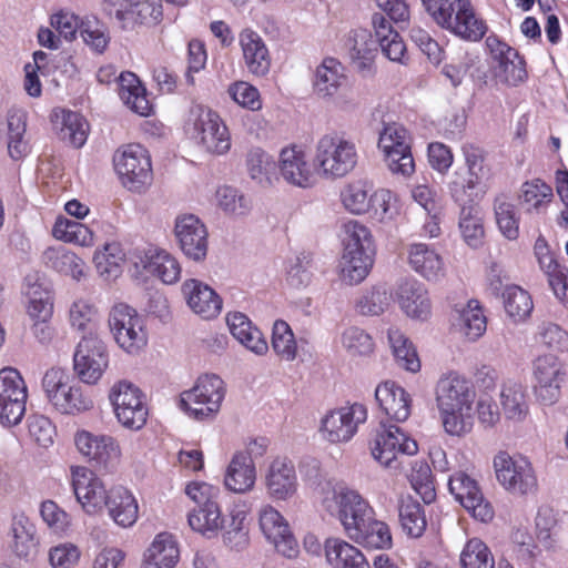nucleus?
<instances>
[{
  "label": "nucleus",
  "instance_id": "obj_1",
  "mask_svg": "<svg viewBox=\"0 0 568 568\" xmlns=\"http://www.w3.org/2000/svg\"><path fill=\"white\" fill-rule=\"evenodd\" d=\"M435 399L444 430L456 437L471 432L476 393L471 383L457 372L443 375L435 387Z\"/></svg>",
  "mask_w": 568,
  "mask_h": 568
},
{
  "label": "nucleus",
  "instance_id": "obj_2",
  "mask_svg": "<svg viewBox=\"0 0 568 568\" xmlns=\"http://www.w3.org/2000/svg\"><path fill=\"white\" fill-rule=\"evenodd\" d=\"M359 159L355 142L336 132L322 135L314 150L313 165L318 175L337 180L348 175Z\"/></svg>",
  "mask_w": 568,
  "mask_h": 568
},
{
  "label": "nucleus",
  "instance_id": "obj_3",
  "mask_svg": "<svg viewBox=\"0 0 568 568\" xmlns=\"http://www.w3.org/2000/svg\"><path fill=\"white\" fill-rule=\"evenodd\" d=\"M313 91L341 111H353L359 105L358 90L351 84L343 65L333 58L324 59L316 68Z\"/></svg>",
  "mask_w": 568,
  "mask_h": 568
},
{
  "label": "nucleus",
  "instance_id": "obj_4",
  "mask_svg": "<svg viewBox=\"0 0 568 568\" xmlns=\"http://www.w3.org/2000/svg\"><path fill=\"white\" fill-rule=\"evenodd\" d=\"M466 171H456L449 182V191L456 202H474L484 196L490 186L491 170L485 163L484 151L473 144L463 145Z\"/></svg>",
  "mask_w": 568,
  "mask_h": 568
},
{
  "label": "nucleus",
  "instance_id": "obj_5",
  "mask_svg": "<svg viewBox=\"0 0 568 568\" xmlns=\"http://www.w3.org/2000/svg\"><path fill=\"white\" fill-rule=\"evenodd\" d=\"M48 402L61 414L75 415L93 408L94 402L63 368L52 367L42 378Z\"/></svg>",
  "mask_w": 568,
  "mask_h": 568
},
{
  "label": "nucleus",
  "instance_id": "obj_6",
  "mask_svg": "<svg viewBox=\"0 0 568 568\" xmlns=\"http://www.w3.org/2000/svg\"><path fill=\"white\" fill-rule=\"evenodd\" d=\"M225 384L215 374L200 376L192 388L180 395V408L192 419H212L225 397Z\"/></svg>",
  "mask_w": 568,
  "mask_h": 568
},
{
  "label": "nucleus",
  "instance_id": "obj_7",
  "mask_svg": "<svg viewBox=\"0 0 568 568\" xmlns=\"http://www.w3.org/2000/svg\"><path fill=\"white\" fill-rule=\"evenodd\" d=\"M498 484L510 495L528 496L538 490V478L531 462L523 455L498 452L493 459Z\"/></svg>",
  "mask_w": 568,
  "mask_h": 568
},
{
  "label": "nucleus",
  "instance_id": "obj_8",
  "mask_svg": "<svg viewBox=\"0 0 568 568\" xmlns=\"http://www.w3.org/2000/svg\"><path fill=\"white\" fill-rule=\"evenodd\" d=\"M429 17L440 28L470 42L480 41L488 30L485 20L476 13L470 0H450Z\"/></svg>",
  "mask_w": 568,
  "mask_h": 568
},
{
  "label": "nucleus",
  "instance_id": "obj_9",
  "mask_svg": "<svg viewBox=\"0 0 568 568\" xmlns=\"http://www.w3.org/2000/svg\"><path fill=\"white\" fill-rule=\"evenodd\" d=\"M323 506L337 515L348 537L375 515L374 508L357 490L343 485L335 486L324 497Z\"/></svg>",
  "mask_w": 568,
  "mask_h": 568
},
{
  "label": "nucleus",
  "instance_id": "obj_10",
  "mask_svg": "<svg viewBox=\"0 0 568 568\" xmlns=\"http://www.w3.org/2000/svg\"><path fill=\"white\" fill-rule=\"evenodd\" d=\"M192 136L206 152L223 155L231 149V135L221 116L213 110L194 105L190 111Z\"/></svg>",
  "mask_w": 568,
  "mask_h": 568
},
{
  "label": "nucleus",
  "instance_id": "obj_11",
  "mask_svg": "<svg viewBox=\"0 0 568 568\" xmlns=\"http://www.w3.org/2000/svg\"><path fill=\"white\" fill-rule=\"evenodd\" d=\"M113 165L121 183L130 191L141 192L152 182L151 158L140 144L118 149L113 155Z\"/></svg>",
  "mask_w": 568,
  "mask_h": 568
},
{
  "label": "nucleus",
  "instance_id": "obj_12",
  "mask_svg": "<svg viewBox=\"0 0 568 568\" xmlns=\"http://www.w3.org/2000/svg\"><path fill=\"white\" fill-rule=\"evenodd\" d=\"M378 149L393 174L408 178L415 172L410 135L402 124L393 122L384 125L379 133Z\"/></svg>",
  "mask_w": 568,
  "mask_h": 568
},
{
  "label": "nucleus",
  "instance_id": "obj_13",
  "mask_svg": "<svg viewBox=\"0 0 568 568\" xmlns=\"http://www.w3.org/2000/svg\"><path fill=\"white\" fill-rule=\"evenodd\" d=\"M109 325L113 337L128 354L140 353L148 344L144 320L126 304H116L109 315Z\"/></svg>",
  "mask_w": 568,
  "mask_h": 568
},
{
  "label": "nucleus",
  "instance_id": "obj_14",
  "mask_svg": "<svg viewBox=\"0 0 568 568\" xmlns=\"http://www.w3.org/2000/svg\"><path fill=\"white\" fill-rule=\"evenodd\" d=\"M534 392L544 405L556 404L567 378L565 363L552 354L540 355L532 362Z\"/></svg>",
  "mask_w": 568,
  "mask_h": 568
},
{
  "label": "nucleus",
  "instance_id": "obj_15",
  "mask_svg": "<svg viewBox=\"0 0 568 568\" xmlns=\"http://www.w3.org/2000/svg\"><path fill=\"white\" fill-rule=\"evenodd\" d=\"M118 422L125 428L140 429L148 418L145 396L134 384L120 381L109 395Z\"/></svg>",
  "mask_w": 568,
  "mask_h": 568
},
{
  "label": "nucleus",
  "instance_id": "obj_16",
  "mask_svg": "<svg viewBox=\"0 0 568 568\" xmlns=\"http://www.w3.org/2000/svg\"><path fill=\"white\" fill-rule=\"evenodd\" d=\"M367 419V409L355 403L328 410L321 419L320 434L331 444L349 442L361 424Z\"/></svg>",
  "mask_w": 568,
  "mask_h": 568
},
{
  "label": "nucleus",
  "instance_id": "obj_17",
  "mask_svg": "<svg viewBox=\"0 0 568 568\" xmlns=\"http://www.w3.org/2000/svg\"><path fill=\"white\" fill-rule=\"evenodd\" d=\"M28 388L18 369L4 367L0 371V424L18 425L24 414Z\"/></svg>",
  "mask_w": 568,
  "mask_h": 568
},
{
  "label": "nucleus",
  "instance_id": "obj_18",
  "mask_svg": "<svg viewBox=\"0 0 568 568\" xmlns=\"http://www.w3.org/2000/svg\"><path fill=\"white\" fill-rule=\"evenodd\" d=\"M417 452V442L396 425L383 427L371 442L372 456L387 468L399 467L398 455L412 456Z\"/></svg>",
  "mask_w": 568,
  "mask_h": 568
},
{
  "label": "nucleus",
  "instance_id": "obj_19",
  "mask_svg": "<svg viewBox=\"0 0 568 568\" xmlns=\"http://www.w3.org/2000/svg\"><path fill=\"white\" fill-rule=\"evenodd\" d=\"M109 366V354L98 335H83L73 354V368L81 382L97 384Z\"/></svg>",
  "mask_w": 568,
  "mask_h": 568
},
{
  "label": "nucleus",
  "instance_id": "obj_20",
  "mask_svg": "<svg viewBox=\"0 0 568 568\" xmlns=\"http://www.w3.org/2000/svg\"><path fill=\"white\" fill-rule=\"evenodd\" d=\"M70 483L75 499L85 514L97 515L104 509L109 489L93 470L85 466L72 465Z\"/></svg>",
  "mask_w": 568,
  "mask_h": 568
},
{
  "label": "nucleus",
  "instance_id": "obj_21",
  "mask_svg": "<svg viewBox=\"0 0 568 568\" xmlns=\"http://www.w3.org/2000/svg\"><path fill=\"white\" fill-rule=\"evenodd\" d=\"M73 440L79 454L99 467L109 470L120 463L121 447L111 435L81 429L74 434Z\"/></svg>",
  "mask_w": 568,
  "mask_h": 568
},
{
  "label": "nucleus",
  "instance_id": "obj_22",
  "mask_svg": "<svg viewBox=\"0 0 568 568\" xmlns=\"http://www.w3.org/2000/svg\"><path fill=\"white\" fill-rule=\"evenodd\" d=\"M97 80L105 84L116 80L119 97L123 103L139 115L150 114L152 108L146 98V90L134 73L122 72L116 77L114 67L106 65L99 69Z\"/></svg>",
  "mask_w": 568,
  "mask_h": 568
},
{
  "label": "nucleus",
  "instance_id": "obj_23",
  "mask_svg": "<svg viewBox=\"0 0 568 568\" xmlns=\"http://www.w3.org/2000/svg\"><path fill=\"white\" fill-rule=\"evenodd\" d=\"M448 488L455 499L477 520L488 523L494 517L491 505L484 498L478 483L469 475L458 471L450 476Z\"/></svg>",
  "mask_w": 568,
  "mask_h": 568
},
{
  "label": "nucleus",
  "instance_id": "obj_24",
  "mask_svg": "<svg viewBox=\"0 0 568 568\" xmlns=\"http://www.w3.org/2000/svg\"><path fill=\"white\" fill-rule=\"evenodd\" d=\"M258 523L265 538L284 557L294 558L298 554V545L287 520L271 505H264L258 511Z\"/></svg>",
  "mask_w": 568,
  "mask_h": 568
},
{
  "label": "nucleus",
  "instance_id": "obj_25",
  "mask_svg": "<svg viewBox=\"0 0 568 568\" xmlns=\"http://www.w3.org/2000/svg\"><path fill=\"white\" fill-rule=\"evenodd\" d=\"M277 168L281 178L290 185L308 189L317 181V171L308 162L303 149L297 145L281 150Z\"/></svg>",
  "mask_w": 568,
  "mask_h": 568
},
{
  "label": "nucleus",
  "instance_id": "obj_26",
  "mask_svg": "<svg viewBox=\"0 0 568 568\" xmlns=\"http://www.w3.org/2000/svg\"><path fill=\"white\" fill-rule=\"evenodd\" d=\"M174 235L182 252L193 261H202L207 253V231L194 214H181L175 219Z\"/></svg>",
  "mask_w": 568,
  "mask_h": 568
},
{
  "label": "nucleus",
  "instance_id": "obj_27",
  "mask_svg": "<svg viewBox=\"0 0 568 568\" xmlns=\"http://www.w3.org/2000/svg\"><path fill=\"white\" fill-rule=\"evenodd\" d=\"M486 44L493 57L495 77L509 85H517L526 77L525 61L518 52L495 37H488Z\"/></svg>",
  "mask_w": 568,
  "mask_h": 568
},
{
  "label": "nucleus",
  "instance_id": "obj_28",
  "mask_svg": "<svg viewBox=\"0 0 568 568\" xmlns=\"http://www.w3.org/2000/svg\"><path fill=\"white\" fill-rule=\"evenodd\" d=\"M264 484L272 499L280 501L291 499L298 486L293 462L286 457L273 459L266 470Z\"/></svg>",
  "mask_w": 568,
  "mask_h": 568
},
{
  "label": "nucleus",
  "instance_id": "obj_29",
  "mask_svg": "<svg viewBox=\"0 0 568 568\" xmlns=\"http://www.w3.org/2000/svg\"><path fill=\"white\" fill-rule=\"evenodd\" d=\"M182 294L192 312L204 320L215 318L222 311L220 295L199 280H186L182 284Z\"/></svg>",
  "mask_w": 568,
  "mask_h": 568
},
{
  "label": "nucleus",
  "instance_id": "obj_30",
  "mask_svg": "<svg viewBox=\"0 0 568 568\" xmlns=\"http://www.w3.org/2000/svg\"><path fill=\"white\" fill-rule=\"evenodd\" d=\"M239 45L244 64L250 73L264 77L271 69V54L263 38L252 28H244L239 33Z\"/></svg>",
  "mask_w": 568,
  "mask_h": 568
},
{
  "label": "nucleus",
  "instance_id": "obj_31",
  "mask_svg": "<svg viewBox=\"0 0 568 568\" xmlns=\"http://www.w3.org/2000/svg\"><path fill=\"white\" fill-rule=\"evenodd\" d=\"M257 445L258 442L253 440L248 447L250 453L239 452L233 455L224 475V486L227 490L245 494L254 488L256 469L251 453H254V446Z\"/></svg>",
  "mask_w": 568,
  "mask_h": 568
},
{
  "label": "nucleus",
  "instance_id": "obj_32",
  "mask_svg": "<svg viewBox=\"0 0 568 568\" xmlns=\"http://www.w3.org/2000/svg\"><path fill=\"white\" fill-rule=\"evenodd\" d=\"M9 547L12 552L26 561L33 560L40 547V539L33 521L24 514L13 516L10 532Z\"/></svg>",
  "mask_w": 568,
  "mask_h": 568
},
{
  "label": "nucleus",
  "instance_id": "obj_33",
  "mask_svg": "<svg viewBox=\"0 0 568 568\" xmlns=\"http://www.w3.org/2000/svg\"><path fill=\"white\" fill-rule=\"evenodd\" d=\"M180 560L178 538L168 531L154 536L143 551L141 568H175Z\"/></svg>",
  "mask_w": 568,
  "mask_h": 568
},
{
  "label": "nucleus",
  "instance_id": "obj_34",
  "mask_svg": "<svg viewBox=\"0 0 568 568\" xmlns=\"http://www.w3.org/2000/svg\"><path fill=\"white\" fill-rule=\"evenodd\" d=\"M402 311L409 317L426 321L432 313L428 292L417 280L402 282L396 291Z\"/></svg>",
  "mask_w": 568,
  "mask_h": 568
},
{
  "label": "nucleus",
  "instance_id": "obj_35",
  "mask_svg": "<svg viewBox=\"0 0 568 568\" xmlns=\"http://www.w3.org/2000/svg\"><path fill=\"white\" fill-rule=\"evenodd\" d=\"M104 508L112 521L122 528L132 527L139 518V504L128 488L118 485L109 488Z\"/></svg>",
  "mask_w": 568,
  "mask_h": 568
},
{
  "label": "nucleus",
  "instance_id": "obj_36",
  "mask_svg": "<svg viewBox=\"0 0 568 568\" xmlns=\"http://www.w3.org/2000/svg\"><path fill=\"white\" fill-rule=\"evenodd\" d=\"M408 264L418 275L429 282H438L446 274L443 256L434 247L424 243H415L409 246Z\"/></svg>",
  "mask_w": 568,
  "mask_h": 568
},
{
  "label": "nucleus",
  "instance_id": "obj_37",
  "mask_svg": "<svg viewBox=\"0 0 568 568\" xmlns=\"http://www.w3.org/2000/svg\"><path fill=\"white\" fill-rule=\"evenodd\" d=\"M452 321L454 327L469 341L478 339L486 332V316L476 300L456 304Z\"/></svg>",
  "mask_w": 568,
  "mask_h": 568
},
{
  "label": "nucleus",
  "instance_id": "obj_38",
  "mask_svg": "<svg viewBox=\"0 0 568 568\" xmlns=\"http://www.w3.org/2000/svg\"><path fill=\"white\" fill-rule=\"evenodd\" d=\"M375 399L385 414L396 422H405L410 415L409 395L393 382L379 384L375 389Z\"/></svg>",
  "mask_w": 568,
  "mask_h": 568
},
{
  "label": "nucleus",
  "instance_id": "obj_39",
  "mask_svg": "<svg viewBox=\"0 0 568 568\" xmlns=\"http://www.w3.org/2000/svg\"><path fill=\"white\" fill-rule=\"evenodd\" d=\"M227 326L232 336L246 349L262 356L267 353L268 345L262 332L253 326L250 318L240 312L227 314Z\"/></svg>",
  "mask_w": 568,
  "mask_h": 568
},
{
  "label": "nucleus",
  "instance_id": "obj_40",
  "mask_svg": "<svg viewBox=\"0 0 568 568\" xmlns=\"http://www.w3.org/2000/svg\"><path fill=\"white\" fill-rule=\"evenodd\" d=\"M536 255L555 296L568 307V268L558 263L547 247L536 246Z\"/></svg>",
  "mask_w": 568,
  "mask_h": 568
},
{
  "label": "nucleus",
  "instance_id": "obj_41",
  "mask_svg": "<svg viewBox=\"0 0 568 568\" xmlns=\"http://www.w3.org/2000/svg\"><path fill=\"white\" fill-rule=\"evenodd\" d=\"M372 26L382 52L390 61L404 63L406 47L383 13H373Z\"/></svg>",
  "mask_w": 568,
  "mask_h": 568
},
{
  "label": "nucleus",
  "instance_id": "obj_42",
  "mask_svg": "<svg viewBox=\"0 0 568 568\" xmlns=\"http://www.w3.org/2000/svg\"><path fill=\"white\" fill-rule=\"evenodd\" d=\"M325 555L334 568H371L358 548L339 538H328L325 541Z\"/></svg>",
  "mask_w": 568,
  "mask_h": 568
},
{
  "label": "nucleus",
  "instance_id": "obj_43",
  "mask_svg": "<svg viewBox=\"0 0 568 568\" xmlns=\"http://www.w3.org/2000/svg\"><path fill=\"white\" fill-rule=\"evenodd\" d=\"M42 260L48 267L69 275L73 280L80 281L87 275L84 261L64 246L48 247L43 252Z\"/></svg>",
  "mask_w": 568,
  "mask_h": 568
},
{
  "label": "nucleus",
  "instance_id": "obj_44",
  "mask_svg": "<svg viewBox=\"0 0 568 568\" xmlns=\"http://www.w3.org/2000/svg\"><path fill=\"white\" fill-rule=\"evenodd\" d=\"M124 6L115 10V18L122 22L155 24L162 18L160 0H123Z\"/></svg>",
  "mask_w": 568,
  "mask_h": 568
},
{
  "label": "nucleus",
  "instance_id": "obj_45",
  "mask_svg": "<svg viewBox=\"0 0 568 568\" xmlns=\"http://www.w3.org/2000/svg\"><path fill=\"white\" fill-rule=\"evenodd\" d=\"M500 405L507 419L521 422L528 414L526 387L516 381L506 382L500 390Z\"/></svg>",
  "mask_w": 568,
  "mask_h": 568
},
{
  "label": "nucleus",
  "instance_id": "obj_46",
  "mask_svg": "<svg viewBox=\"0 0 568 568\" xmlns=\"http://www.w3.org/2000/svg\"><path fill=\"white\" fill-rule=\"evenodd\" d=\"M375 253L343 252L339 261V276L343 282L356 285L369 274Z\"/></svg>",
  "mask_w": 568,
  "mask_h": 568
},
{
  "label": "nucleus",
  "instance_id": "obj_47",
  "mask_svg": "<svg viewBox=\"0 0 568 568\" xmlns=\"http://www.w3.org/2000/svg\"><path fill=\"white\" fill-rule=\"evenodd\" d=\"M144 268L164 284H174L181 277V265L176 257L163 250L149 251Z\"/></svg>",
  "mask_w": 568,
  "mask_h": 568
},
{
  "label": "nucleus",
  "instance_id": "obj_48",
  "mask_svg": "<svg viewBox=\"0 0 568 568\" xmlns=\"http://www.w3.org/2000/svg\"><path fill=\"white\" fill-rule=\"evenodd\" d=\"M348 538L366 548L387 549L392 547V534L388 525L376 519L375 515Z\"/></svg>",
  "mask_w": 568,
  "mask_h": 568
},
{
  "label": "nucleus",
  "instance_id": "obj_49",
  "mask_svg": "<svg viewBox=\"0 0 568 568\" xmlns=\"http://www.w3.org/2000/svg\"><path fill=\"white\" fill-rule=\"evenodd\" d=\"M377 38L373 39L365 29L354 30L351 33L347 48L349 58L357 69L364 70L371 67L377 51Z\"/></svg>",
  "mask_w": 568,
  "mask_h": 568
},
{
  "label": "nucleus",
  "instance_id": "obj_50",
  "mask_svg": "<svg viewBox=\"0 0 568 568\" xmlns=\"http://www.w3.org/2000/svg\"><path fill=\"white\" fill-rule=\"evenodd\" d=\"M27 313L34 323H47L53 313V297L51 291L40 284H29L26 291Z\"/></svg>",
  "mask_w": 568,
  "mask_h": 568
},
{
  "label": "nucleus",
  "instance_id": "obj_51",
  "mask_svg": "<svg viewBox=\"0 0 568 568\" xmlns=\"http://www.w3.org/2000/svg\"><path fill=\"white\" fill-rule=\"evenodd\" d=\"M276 168L273 156L260 148H253L246 154L247 174L262 186L272 185L276 179Z\"/></svg>",
  "mask_w": 568,
  "mask_h": 568
},
{
  "label": "nucleus",
  "instance_id": "obj_52",
  "mask_svg": "<svg viewBox=\"0 0 568 568\" xmlns=\"http://www.w3.org/2000/svg\"><path fill=\"white\" fill-rule=\"evenodd\" d=\"M8 152L13 160H20L29 153L26 140L27 114L22 110H11L7 119Z\"/></svg>",
  "mask_w": 568,
  "mask_h": 568
},
{
  "label": "nucleus",
  "instance_id": "obj_53",
  "mask_svg": "<svg viewBox=\"0 0 568 568\" xmlns=\"http://www.w3.org/2000/svg\"><path fill=\"white\" fill-rule=\"evenodd\" d=\"M387 337L397 364L410 373H417L420 369V361L408 337L396 327L388 329Z\"/></svg>",
  "mask_w": 568,
  "mask_h": 568
},
{
  "label": "nucleus",
  "instance_id": "obj_54",
  "mask_svg": "<svg viewBox=\"0 0 568 568\" xmlns=\"http://www.w3.org/2000/svg\"><path fill=\"white\" fill-rule=\"evenodd\" d=\"M247 513V505L239 501L230 508L227 518H222L221 530L223 531L224 541L232 547H237L246 541L247 529L245 523Z\"/></svg>",
  "mask_w": 568,
  "mask_h": 568
},
{
  "label": "nucleus",
  "instance_id": "obj_55",
  "mask_svg": "<svg viewBox=\"0 0 568 568\" xmlns=\"http://www.w3.org/2000/svg\"><path fill=\"white\" fill-rule=\"evenodd\" d=\"M460 205L459 230L464 241L470 247H478L484 237V224L480 210L467 200L458 202Z\"/></svg>",
  "mask_w": 568,
  "mask_h": 568
},
{
  "label": "nucleus",
  "instance_id": "obj_56",
  "mask_svg": "<svg viewBox=\"0 0 568 568\" xmlns=\"http://www.w3.org/2000/svg\"><path fill=\"white\" fill-rule=\"evenodd\" d=\"M552 196L551 186L540 179L527 181L521 185L520 199L528 213H544Z\"/></svg>",
  "mask_w": 568,
  "mask_h": 568
},
{
  "label": "nucleus",
  "instance_id": "obj_57",
  "mask_svg": "<svg viewBox=\"0 0 568 568\" xmlns=\"http://www.w3.org/2000/svg\"><path fill=\"white\" fill-rule=\"evenodd\" d=\"M190 527L201 535L212 538L222 527V513L219 504H209L189 514Z\"/></svg>",
  "mask_w": 568,
  "mask_h": 568
},
{
  "label": "nucleus",
  "instance_id": "obj_58",
  "mask_svg": "<svg viewBox=\"0 0 568 568\" xmlns=\"http://www.w3.org/2000/svg\"><path fill=\"white\" fill-rule=\"evenodd\" d=\"M343 252L375 253L371 231L357 221L343 224Z\"/></svg>",
  "mask_w": 568,
  "mask_h": 568
},
{
  "label": "nucleus",
  "instance_id": "obj_59",
  "mask_svg": "<svg viewBox=\"0 0 568 568\" xmlns=\"http://www.w3.org/2000/svg\"><path fill=\"white\" fill-rule=\"evenodd\" d=\"M399 521L404 532L412 538L420 537L427 527L423 506L410 497L400 501Z\"/></svg>",
  "mask_w": 568,
  "mask_h": 568
},
{
  "label": "nucleus",
  "instance_id": "obj_60",
  "mask_svg": "<svg viewBox=\"0 0 568 568\" xmlns=\"http://www.w3.org/2000/svg\"><path fill=\"white\" fill-rule=\"evenodd\" d=\"M69 322L73 329L84 335H97L99 312L93 303L85 298L75 300L69 310Z\"/></svg>",
  "mask_w": 568,
  "mask_h": 568
},
{
  "label": "nucleus",
  "instance_id": "obj_61",
  "mask_svg": "<svg viewBox=\"0 0 568 568\" xmlns=\"http://www.w3.org/2000/svg\"><path fill=\"white\" fill-rule=\"evenodd\" d=\"M124 257L125 254L120 243L108 242L102 250L95 252L93 261L99 274L111 278L120 275Z\"/></svg>",
  "mask_w": 568,
  "mask_h": 568
},
{
  "label": "nucleus",
  "instance_id": "obj_62",
  "mask_svg": "<svg viewBox=\"0 0 568 568\" xmlns=\"http://www.w3.org/2000/svg\"><path fill=\"white\" fill-rule=\"evenodd\" d=\"M52 233L57 240L67 243H74L81 246L93 244V233L87 225L65 217L57 219Z\"/></svg>",
  "mask_w": 568,
  "mask_h": 568
},
{
  "label": "nucleus",
  "instance_id": "obj_63",
  "mask_svg": "<svg viewBox=\"0 0 568 568\" xmlns=\"http://www.w3.org/2000/svg\"><path fill=\"white\" fill-rule=\"evenodd\" d=\"M503 298L506 313L515 322L526 320L534 308L529 293L517 285L507 286Z\"/></svg>",
  "mask_w": 568,
  "mask_h": 568
},
{
  "label": "nucleus",
  "instance_id": "obj_64",
  "mask_svg": "<svg viewBox=\"0 0 568 568\" xmlns=\"http://www.w3.org/2000/svg\"><path fill=\"white\" fill-rule=\"evenodd\" d=\"M462 568H495L490 549L479 538L469 539L460 552Z\"/></svg>",
  "mask_w": 568,
  "mask_h": 568
}]
</instances>
